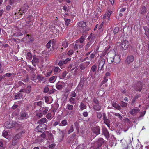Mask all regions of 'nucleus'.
<instances>
[{"mask_svg": "<svg viewBox=\"0 0 149 149\" xmlns=\"http://www.w3.org/2000/svg\"><path fill=\"white\" fill-rule=\"evenodd\" d=\"M108 81V79L106 78V77H104V80L103 81V83H106Z\"/></svg>", "mask_w": 149, "mask_h": 149, "instance_id": "338daca9", "label": "nucleus"}, {"mask_svg": "<svg viewBox=\"0 0 149 149\" xmlns=\"http://www.w3.org/2000/svg\"><path fill=\"white\" fill-rule=\"evenodd\" d=\"M49 139H53V135L51 134H49Z\"/></svg>", "mask_w": 149, "mask_h": 149, "instance_id": "603ef678", "label": "nucleus"}, {"mask_svg": "<svg viewBox=\"0 0 149 149\" xmlns=\"http://www.w3.org/2000/svg\"><path fill=\"white\" fill-rule=\"evenodd\" d=\"M140 111L139 109L135 108L132 109L130 111V113L133 115H136Z\"/></svg>", "mask_w": 149, "mask_h": 149, "instance_id": "dca6fc26", "label": "nucleus"}, {"mask_svg": "<svg viewBox=\"0 0 149 149\" xmlns=\"http://www.w3.org/2000/svg\"><path fill=\"white\" fill-rule=\"evenodd\" d=\"M69 101L72 104H74L75 99L73 97H71L69 99Z\"/></svg>", "mask_w": 149, "mask_h": 149, "instance_id": "a19ab883", "label": "nucleus"}, {"mask_svg": "<svg viewBox=\"0 0 149 149\" xmlns=\"http://www.w3.org/2000/svg\"><path fill=\"white\" fill-rule=\"evenodd\" d=\"M23 95L21 93H19L16 95L15 97V98L16 99H19L22 97Z\"/></svg>", "mask_w": 149, "mask_h": 149, "instance_id": "c85d7f7f", "label": "nucleus"}, {"mask_svg": "<svg viewBox=\"0 0 149 149\" xmlns=\"http://www.w3.org/2000/svg\"><path fill=\"white\" fill-rule=\"evenodd\" d=\"M146 10V8L145 7H143L141 10V13H143Z\"/></svg>", "mask_w": 149, "mask_h": 149, "instance_id": "8fccbe9b", "label": "nucleus"}, {"mask_svg": "<svg viewBox=\"0 0 149 149\" xmlns=\"http://www.w3.org/2000/svg\"><path fill=\"white\" fill-rule=\"evenodd\" d=\"M120 105L123 107H125L127 106V104L126 103L123 101H121L120 102Z\"/></svg>", "mask_w": 149, "mask_h": 149, "instance_id": "4c0bfd02", "label": "nucleus"}, {"mask_svg": "<svg viewBox=\"0 0 149 149\" xmlns=\"http://www.w3.org/2000/svg\"><path fill=\"white\" fill-rule=\"evenodd\" d=\"M114 115H115V116H118L121 119L122 118V117L121 116V115L118 113H115L114 114Z\"/></svg>", "mask_w": 149, "mask_h": 149, "instance_id": "5fc2aeb1", "label": "nucleus"}, {"mask_svg": "<svg viewBox=\"0 0 149 149\" xmlns=\"http://www.w3.org/2000/svg\"><path fill=\"white\" fill-rule=\"evenodd\" d=\"M29 116L28 114L25 112H21L19 119L21 120L26 119Z\"/></svg>", "mask_w": 149, "mask_h": 149, "instance_id": "6e6552de", "label": "nucleus"}, {"mask_svg": "<svg viewBox=\"0 0 149 149\" xmlns=\"http://www.w3.org/2000/svg\"><path fill=\"white\" fill-rule=\"evenodd\" d=\"M91 44V42H89L86 45V49H87L90 46Z\"/></svg>", "mask_w": 149, "mask_h": 149, "instance_id": "680f3d73", "label": "nucleus"}, {"mask_svg": "<svg viewBox=\"0 0 149 149\" xmlns=\"http://www.w3.org/2000/svg\"><path fill=\"white\" fill-rule=\"evenodd\" d=\"M36 103L37 105L41 106L42 104V101H39L36 102Z\"/></svg>", "mask_w": 149, "mask_h": 149, "instance_id": "bf43d9fd", "label": "nucleus"}, {"mask_svg": "<svg viewBox=\"0 0 149 149\" xmlns=\"http://www.w3.org/2000/svg\"><path fill=\"white\" fill-rule=\"evenodd\" d=\"M39 58L40 57H39L36 56H33L32 63L33 65L35 66L36 64L39 62Z\"/></svg>", "mask_w": 149, "mask_h": 149, "instance_id": "4468645a", "label": "nucleus"}, {"mask_svg": "<svg viewBox=\"0 0 149 149\" xmlns=\"http://www.w3.org/2000/svg\"><path fill=\"white\" fill-rule=\"evenodd\" d=\"M93 107L94 109L96 111L100 110L101 109L100 107L98 104L94 105Z\"/></svg>", "mask_w": 149, "mask_h": 149, "instance_id": "bb28decb", "label": "nucleus"}, {"mask_svg": "<svg viewBox=\"0 0 149 149\" xmlns=\"http://www.w3.org/2000/svg\"><path fill=\"white\" fill-rule=\"evenodd\" d=\"M80 108L82 110L85 109V107L84 104L82 103H81L80 106Z\"/></svg>", "mask_w": 149, "mask_h": 149, "instance_id": "37998d69", "label": "nucleus"}, {"mask_svg": "<svg viewBox=\"0 0 149 149\" xmlns=\"http://www.w3.org/2000/svg\"><path fill=\"white\" fill-rule=\"evenodd\" d=\"M73 53V51L72 50H70L68 52L67 54L68 55H72Z\"/></svg>", "mask_w": 149, "mask_h": 149, "instance_id": "a18cd8bd", "label": "nucleus"}, {"mask_svg": "<svg viewBox=\"0 0 149 149\" xmlns=\"http://www.w3.org/2000/svg\"><path fill=\"white\" fill-rule=\"evenodd\" d=\"M46 117L48 119H49V120H51L52 118V114L51 113H48L46 116Z\"/></svg>", "mask_w": 149, "mask_h": 149, "instance_id": "e433bc0d", "label": "nucleus"}, {"mask_svg": "<svg viewBox=\"0 0 149 149\" xmlns=\"http://www.w3.org/2000/svg\"><path fill=\"white\" fill-rule=\"evenodd\" d=\"M84 40V37L83 36H81L79 39L76 41V43H78L79 42L80 43H81L83 42Z\"/></svg>", "mask_w": 149, "mask_h": 149, "instance_id": "4be33fe9", "label": "nucleus"}, {"mask_svg": "<svg viewBox=\"0 0 149 149\" xmlns=\"http://www.w3.org/2000/svg\"><path fill=\"white\" fill-rule=\"evenodd\" d=\"M29 6L27 4H24L23 6L22 9L19 10L20 13L21 15H22L21 12H22V13L25 12L26 11L28 10Z\"/></svg>", "mask_w": 149, "mask_h": 149, "instance_id": "f3484780", "label": "nucleus"}, {"mask_svg": "<svg viewBox=\"0 0 149 149\" xmlns=\"http://www.w3.org/2000/svg\"><path fill=\"white\" fill-rule=\"evenodd\" d=\"M36 116L40 118L43 116L42 114L41 113H38L36 114Z\"/></svg>", "mask_w": 149, "mask_h": 149, "instance_id": "de8ad7c7", "label": "nucleus"}, {"mask_svg": "<svg viewBox=\"0 0 149 149\" xmlns=\"http://www.w3.org/2000/svg\"><path fill=\"white\" fill-rule=\"evenodd\" d=\"M91 44V42H89L86 45V49H87L90 46Z\"/></svg>", "mask_w": 149, "mask_h": 149, "instance_id": "052dcab7", "label": "nucleus"}, {"mask_svg": "<svg viewBox=\"0 0 149 149\" xmlns=\"http://www.w3.org/2000/svg\"><path fill=\"white\" fill-rule=\"evenodd\" d=\"M91 44V42H89L86 45V49H87L90 46Z\"/></svg>", "mask_w": 149, "mask_h": 149, "instance_id": "e2e57ef3", "label": "nucleus"}, {"mask_svg": "<svg viewBox=\"0 0 149 149\" xmlns=\"http://www.w3.org/2000/svg\"><path fill=\"white\" fill-rule=\"evenodd\" d=\"M119 31V28L118 27H116L114 30V32L115 34L118 33Z\"/></svg>", "mask_w": 149, "mask_h": 149, "instance_id": "49530a36", "label": "nucleus"}, {"mask_svg": "<svg viewBox=\"0 0 149 149\" xmlns=\"http://www.w3.org/2000/svg\"><path fill=\"white\" fill-rule=\"evenodd\" d=\"M11 75V74L10 73H7L3 75V77H10Z\"/></svg>", "mask_w": 149, "mask_h": 149, "instance_id": "c03bdc74", "label": "nucleus"}, {"mask_svg": "<svg viewBox=\"0 0 149 149\" xmlns=\"http://www.w3.org/2000/svg\"><path fill=\"white\" fill-rule=\"evenodd\" d=\"M43 113L44 115H45L49 110V108L47 107H45L43 108Z\"/></svg>", "mask_w": 149, "mask_h": 149, "instance_id": "7c9ffc66", "label": "nucleus"}, {"mask_svg": "<svg viewBox=\"0 0 149 149\" xmlns=\"http://www.w3.org/2000/svg\"><path fill=\"white\" fill-rule=\"evenodd\" d=\"M76 93L74 91H72L71 93V96L72 97H75L76 96Z\"/></svg>", "mask_w": 149, "mask_h": 149, "instance_id": "3c124183", "label": "nucleus"}, {"mask_svg": "<svg viewBox=\"0 0 149 149\" xmlns=\"http://www.w3.org/2000/svg\"><path fill=\"white\" fill-rule=\"evenodd\" d=\"M109 54H112L114 55V56L113 58V61L111 60L112 62H113L116 63H119L120 61V56L119 55L116 54V52L115 51H111L109 52Z\"/></svg>", "mask_w": 149, "mask_h": 149, "instance_id": "f03ea898", "label": "nucleus"}, {"mask_svg": "<svg viewBox=\"0 0 149 149\" xmlns=\"http://www.w3.org/2000/svg\"><path fill=\"white\" fill-rule=\"evenodd\" d=\"M53 42H52L51 41H49L46 45L47 48H49L51 46V44L52 47H53Z\"/></svg>", "mask_w": 149, "mask_h": 149, "instance_id": "473e14b6", "label": "nucleus"}, {"mask_svg": "<svg viewBox=\"0 0 149 149\" xmlns=\"http://www.w3.org/2000/svg\"><path fill=\"white\" fill-rule=\"evenodd\" d=\"M105 60L104 59H102L99 62L98 65V70H101L103 69L104 66L105 64Z\"/></svg>", "mask_w": 149, "mask_h": 149, "instance_id": "1a4fd4ad", "label": "nucleus"}, {"mask_svg": "<svg viewBox=\"0 0 149 149\" xmlns=\"http://www.w3.org/2000/svg\"><path fill=\"white\" fill-rule=\"evenodd\" d=\"M49 29L51 31L53 32L56 35H57L59 31V30L55 26L53 25H52L50 26L49 28Z\"/></svg>", "mask_w": 149, "mask_h": 149, "instance_id": "9b49d317", "label": "nucleus"}, {"mask_svg": "<svg viewBox=\"0 0 149 149\" xmlns=\"http://www.w3.org/2000/svg\"><path fill=\"white\" fill-rule=\"evenodd\" d=\"M134 59V58L132 56H130L127 57L125 61V63L126 64H129L132 62Z\"/></svg>", "mask_w": 149, "mask_h": 149, "instance_id": "9d476101", "label": "nucleus"}, {"mask_svg": "<svg viewBox=\"0 0 149 149\" xmlns=\"http://www.w3.org/2000/svg\"><path fill=\"white\" fill-rule=\"evenodd\" d=\"M8 135V132L7 131H4V132H3V136L6 138V137Z\"/></svg>", "mask_w": 149, "mask_h": 149, "instance_id": "ea45409f", "label": "nucleus"}, {"mask_svg": "<svg viewBox=\"0 0 149 149\" xmlns=\"http://www.w3.org/2000/svg\"><path fill=\"white\" fill-rule=\"evenodd\" d=\"M100 134V131H93L91 133V135L96 137L97 135Z\"/></svg>", "mask_w": 149, "mask_h": 149, "instance_id": "b1692460", "label": "nucleus"}, {"mask_svg": "<svg viewBox=\"0 0 149 149\" xmlns=\"http://www.w3.org/2000/svg\"><path fill=\"white\" fill-rule=\"evenodd\" d=\"M65 24L67 26H69L70 25L71 20L70 19H67L65 20Z\"/></svg>", "mask_w": 149, "mask_h": 149, "instance_id": "72a5a7b5", "label": "nucleus"}, {"mask_svg": "<svg viewBox=\"0 0 149 149\" xmlns=\"http://www.w3.org/2000/svg\"><path fill=\"white\" fill-rule=\"evenodd\" d=\"M40 136L43 138H45L46 137V135L45 134L43 133L40 135Z\"/></svg>", "mask_w": 149, "mask_h": 149, "instance_id": "4d7b16f0", "label": "nucleus"}, {"mask_svg": "<svg viewBox=\"0 0 149 149\" xmlns=\"http://www.w3.org/2000/svg\"><path fill=\"white\" fill-rule=\"evenodd\" d=\"M45 101L46 103L48 104H50L52 101V99L51 97L46 96L45 97Z\"/></svg>", "mask_w": 149, "mask_h": 149, "instance_id": "a211bd4d", "label": "nucleus"}, {"mask_svg": "<svg viewBox=\"0 0 149 149\" xmlns=\"http://www.w3.org/2000/svg\"><path fill=\"white\" fill-rule=\"evenodd\" d=\"M67 124V122L66 120H62L59 125L61 126H65Z\"/></svg>", "mask_w": 149, "mask_h": 149, "instance_id": "a878e982", "label": "nucleus"}, {"mask_svg": "<svg viewBox=\"0 0 149 149\" xmlns=\"http://www.w3.org/2000/svg\"><path fill=\"white\" fill-rule=\"evenodd\" d=\"M68 46V44L67 42L65 40L63 41L62 42V46L65 48L67 47Z\"/></svg>", "mask_w": 149, "mask_h": 149, "instance_id": "cd10ccee", "label": "nucleus"}, {"mask_svg": "<svg viewBox=\"0 0 149 149\" xmlns=\"http://www.w3.org/2000/svg\"><path fill=\"white\" fill-rule=\"evenodd\" d=\"M112 106L118 110H120L121 108L120 106L116 102H113L112 104Z\"/></svg>", "mask_w": 149, "mask_h": 149, "instance_id": "412c9836", "label": "nucleus"}, {"mask_svg": "<svg viewBox=\"0 0 149 149\" xmlns=\"http://www.w3.org/2000/svg\"><path fill=\"white\" fill-rule=\"evenodd\" d=\"M103 134L107 138H108L109 136V133L108 131H102Z\"/></svg>", "mask_w": 149, "mask_h": 149, "instance_id": "5701e85b", "label": "nucleus"}, {"mask_svg": "<svg viewBox=\"0 0 149 149\" xmlns=\"http://www.w3.org/2000/svg\"><path fill=\"white\" fill-rule=\"evenodd\" d=\"M104 143V139L102 138H100L95 143V146H97V147H100Z\"/></svg>", "mask_w": 149, "mask_h": 149, "instance_id": "ddd939ff", "label": "nucleus"}, {"mask_svg": "<svg viewBox=\"0 0 149 149\" xmlns=\"http://www.w3.org/2000/svg\"><path fill=\"white\" fill-rule=\"evenodd\" d=\"M113 13V10L109 9L108 10L106 13L104 14L103 17L104 20H107V22H108L110 16Z\"/></svg>", "mask_w": 149, "mask_h": 149, "instance_id": "39448f33", "label": "nucleus"}, {"mask_svg": "<svg viewBox=\"0 0 149 149\" xmlns=\"http://www.w3.org/2000/svg\"><path fill=\"white\" fill-rule=\"evenodd\" d=\"M103 119L104 122V123L107 125V126L108 127H109V123L110 121L109 120L107 119L105 116H103Z\"/></svg>", "mask_w": 149, "mask_h": 149, "instance_id": "6ab92c4d", "label": "nucleus"}, {"mask_svg": "<svg viewBox=\"0 0 149 149\" xmlns=\"http://www.w3.org/2000/svg\"><path fill=\"white\" fill-rule=\"evenodd\" d=\"M107 54V52L106 51H104L103 52L102 54V55L101 56V57H102V58L106 55Z\"/></svg>", "mask_w": 149, "mask_h": 149, "instance_id": "864d4df0", "label": "nucleus"}, {"mask_svg": "<svg viewBox=\"0 0 149 149\" xmlns=\"http://www.w3.org/2000/svg\"><path fill=\"white\" fill-rule=\"evenodd\" d=\"M47 120L45 118H42L38 121V123L40 124H43L47 122Z\"/></svg>", "mask_w": 149, "mask_h": 149, "instance_id": "aec40b11", "label": "nucleus"}, {"mask_svg": "<svg viewBox=\"0 0 149 149\" xmlns=\"http://www.w3.org/2000/svg\"><path fill=\"white\" fill-rule=\"evenodd\" d=\"M61 70L58 67H56L55 68L54 72L55 74L58 73Z\"/></svg>", "mask_w": 149, "mask_h": 149, "instance_id": "2f4dec72", "label": "nucleus"}, {"mask_svg": "<svg viewBox=\"0 0 149 149\" xmlns=\"http://www.w3.org/2000/svg\"><path fill=\"white\" fill-rule=\"evenodd\" d=\"M49 91V89L47 87H46L44 88V91L45 93Z\"/></svg>", "mask_w": 149, "mask_h": 149, "instance_id": "6e6d98bb", "label": "nucleus"}, {"mask_svg": "<svg viewBox=\"0 0 149 149\" xmlns=\"http://www.w3.org/2000/svg\"><path fill=\"white\" fill-rule=\"evenodd\" d=\"M37 78L39 79V81H41L42 80V79H43L44 78L43 77H41L40 76H38Z\"/></svg>", "mask_w": 149, "mask_h": 149, "instance_id": "774afa93", "label": "nucleus"}, {"mask_svg": "<svg viewBox=\"0 0 149 149\" xmlns=\"http://www.w3.org/2000/svg\"><path fill=\"white\" fill-rule=\"evenodd\" d=\"M77 26L81 32H83L86 30V25L85 22H81L78 24Z\"/></svg>", "mask_w": 149, "mask_h": 149, "instance_id": "20e7f679", "label": "nucleus"}, {"mask_svg": "<svg viewBox=\"0 0 149 149\" xmlns=\"http://www.w3.org/2000/svg\"><path fill=\"white\" fill-rule=\"evenodd\" d=\"M66 109L70 110H72L73 109V106L68 104L67 105Z\"/></svg>", "mask_w": 149, "mask_h": 149, "instance_id": "c756f323", "label": "nucleus"}, {"mask_svg": "<svg viewBox=\"0 0 149 149\" xmlns=\"http://www.w3.org/2000/svg\"><path fill=\"white\" fill-rule=\"evenodd\" d=\"M22 134L21 133H19L16 134L13 138L12 140V145L13 146L15 145L17 143L19 139L22 137Z\"/></svg>", "mask_w": 149, "mask_h": 149, "instance_id": "7ed1b4c3", "label": "nucleus"}, {"mask_svg": "<svg viewBox=\"0 0 149 149\" xmlns=\"http://www.w3.org/2000/svg\"><path fill=\"white\" fill-rule=\"evenodd\" d=\"M56 77L55 76H53V77L50 78L49 79V81L52 83L56 81Z\"/></svg>", "mask_w": 149, "mask_h": 149, "instance_id": "393cba45", "label": "nucleus"}, {"mask_svg": "<svg viewBox=\"0 0 149 149\" xmlns=\"http://www.w3.org/2000/svg\"><path fill=\"white\" fill-rule=\"evenodd\" d=\"M129 45V42L126 40L122 41L120 45V48L123 50H126Z\"/></svg>", "mask_w": 149, "mask_h": 149, "instance_id": "423d86ee", "label": "nucleus"}, {"mask_svg": "<svg viewBox=\"0 0 149 149\" xmlns=\"http://www.w3.org/2000/svg\"><path fill=\"white\" fill-rule=\"evenodd\" d=\"M52 71L50 70L48 72L47 74H46V76L47 77H48L51 74V73H52Z\"/></svg>", "mask_w": 149, "mask_h": 149, "instance_id": "69168bd1", "label": "nucleus"}, {"mask_svg": "<svg viewBox=\"0 0 149 149\" xmlns=\"http://www.w3.org/2000/svg\"><path fill=\"white\" fill-rule=\"evenodd\" d=\"M91 44V42H89L86 45V49H87L90 46Z\"/></svg>", "mask_w": 149, "mask_h": 149, "instance_id": "0e129e2a", "label": "nucleus"}, {"mask_svg": "<svg viewBox=\"0 0 149 149\" xmlns=\"http://www.w3.org/2000/svg\"><path fill=\"white\" fill-rule=\"evenodd\" d=\"M63 64H64V62L63 61H61L58 63V65L60 67Z\"/></svg>", "mask_w": 149, "mask_h": 149, "instance_id": "09e8293b", "label": "nucleus"}, {"mask_svg": "<svg viewBox=\"0 0 149 149\" xmlns=\"http://www.w3.org/2000/svg\"><path fill=\"white\" fill-rule=\"evenodd\" d=\"M56 87L57 89L61 90L63 86L61 84L57 85H56Z\"/></svg>", "mask_w": 149, "mask_h": 149, "instance_id": "58836bf2", "label": "nucleus"}, {"mask_svg": "<svg viewBox=\"0 0 149 149\" xmlns=\"http://www.w3.org/2000/svg\"><path fill=\"white\" fill-rule=\"evenodd\" d=\"M56 145L55 143H53L51 145H50L49 147L51 149H53L55 146Z\"/></svg>", "mask_w": 149, "mask_h": 149, "instance_id": "79ce46f5", "label": "nucleus"}, {"mask_svg": "<svg viewBox=\"0 0 149 149\" xmlns=\"http://www.w3.org/2000/svg\"><path fill=\"white\" fill-rule=\"evenodd\" d=\"M97 67L95 65H93L92 66L90 73V74L92 78H94L96 73Z\"/></svg>", "mask_w": 149, "mask_h": 149, "instance_id": "0eeeda50", "label": "nucleus"}, {"mask_svg": "<svg viewBox=\"0 0 149 149\" xmlns=\"http://www.w3.org/2000/svg\"><path fill=\"white\" fill-rule=\"evenodd\" d=\"M90 61H87L85 63V62L81 64L80 65V69L81 70H84L90 64Z\"/></svg>", "mask_w": 149, "mask_h": 149, "instance_id": "2eb2a0df", "label": "nucleus"}, {"mask_svg": "<svg viewBox=\"0 0 149 149\" xmlns=\"http://www.w3.org/2000/svg\"><path fill=\"white\" fill-rule=\"evenodd\" d=\"M31 87L30 86H28L26 88V93H29L31 92Z\"/></svg>", "mask_w": 149, "mask_h": 149, "instance_id": "f704fd0d", "label": "nucleus"}, {"mask_svg": "<svg viewBox=\"0 0 149 149\" xmlns=\"http://www.w3.org/2000/svg\"><path fill=\"white\" fill-rule=\"evenodd\" d=\"M46 125L44 124H40L36 128V130H44L46 129Z\"/></svg>", "mask_w": 149, "mask_h": 149, "instance_id": "f8f14e48", "label": "nucleus"}, {"mask_svg": "<svg viewBox=\"0 0 149 149\" xmlns=\"http://www.w3.org/2000/svg\"><path fill=\"white\" fill-rule=\"evenodd\" d=\"M5 127L10 129L14 127H19V124L17 122L12 121H8L6 122L5 124Z\"/></svg>", "mask_w": 149, "mask_h": 149, "instance_id": "f257e3e1", "label": "nucleus"}, {"mask_svg": "<svg viewBox=\"0 0 149 149\" xmlns=\"http://www.w3.org/2000/svg\"><path fill=\"white\" fill-rule=\"evenodd\" d=\"M146 113V111H144L142 112H141L140 113V116L141 117L143 116Z\"/></svg>", "mask_w": 149, "mask_h": 149, "instance_id": "13d9d810", "label": "nucleus"}, {"mask_svg": "<svg viewBox=\"0 0 149 149\" xmlns=\"http://www.w3.org/2000/svg\"><path fill=\"white\" fill-rule=\"evenodd\" d=\"M77 43H76V44L75 45L74 49L75 50H76V49H77L78 47L79 48H80L81 47H83L82 45H79Z\"/></svg>", "mask_w": 149, "mask_h": 149, "instance_id": "c9c22d12", "label": "nucleus"}]
</instances>
